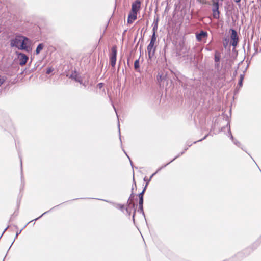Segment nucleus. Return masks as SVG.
<instances>
[{"label": "nucleus", "mask_w": 261, "mask_h": 261, "mask_svg": "<svg viewBox=\"0 0 261 261\" xmlns=\"http://www.w3.org/2000/svg\"><path fill=\"white\" fill-rule=\"evenodd\" d=\"M229 131L230 132V126L229 127Z\"/></svg>", "instance_id": "obj_43"}, {"label": "nucleus", "mask_w": 261, "mask_h": 261, "mask_svg": "<svg viewBox=\"0 0 261 261\" xmlns=\"http://www.w3.org/2000/svg\"><path fill=\"white\" fill-rule=\"evenodd\" d=\"M8 226L4 230V231H3V233H2V235L4 233V232L7 230V229L8 228Z\"/></svg>", "instance_id": "obj_40"}, {"label": "nucleus", "mask_w": 261, "mask_h": 261, "mask_svg": "<svg viewBox=\"0 0 261 261\" xmlns=\"http://www.w3.org/2000/svg\"><path fill=\"white\" fill-rule=\"evenodd\" d=\"M139 68V60L137 59L135 61L134 63V68L135 70H137Z\"/></svg>", "instance_id": "obj_20"}, {"label": "nucleus", "mask_w": 261, "mask_h": 261, "mask_svg": "<svg viewBox=\"0 0 261 261\" xmlns=\"http://www.w3.org/2000/svg\"><path fill=\"white\" fill-rule=\"evenodd\" d=\"M6 77L4 76L0 75V86L5 82Z\"/></svg>", "instance_id": "obj_21"}, {"label": "nucleus", "mask_w": 261, "mask_h": 261, "mask_svg": "<svg viewBox=\"0 0 261 261\" xmlns=\"http://www.w3.org/2000/svg\"><path fill=\"white\" fill-rule=\"evenodd\" d=\"M213 16L215 19H219L220 11H219V0H215L212 3Z\"/></svg>", "instance_id": "obj_2"}, {"label": "nucleus", "mask_w": 261, "mask_h": 261, "mask_svg": "<svg viewBox=\"0 0 261 261\" xmlns=\"http://www.w3.org/2000/svg\"><path fill=\"white\" fill-rule=\"evenodd\" d=\"M155 42V41L152 40H151H151H150V43H150V44H153V45H154Z\"/></svg>", "instance_id": "obj_33"}, {"label": "nucleus", "mask_w": 261, "mask_h": 261, "mask_svg": "<svg viewBox=\"0 0 261 261\" xmlns=\"http://www.w3.org/2000/svg\"><path fill=\"white\" fill-rule=\"evenodd\" d=\"M13 241H14V240ZM13 243H12V244H11V246H12Z\"/></svg>", "instance_id": "obj_48"}, {"label": "nucleus", "mask_w": 261, "mask_h": 261, "mask_svg": "<svg viewBox=\"0 0 261 261\" xmlns=\"http://www.w3.org/2000/svg\"><path fill=\"white\" fill-rule=\"evenodd\" d=\"M17 55L18 57L19 65L20 66L25 65L29 59L28 57L22 53H17Z\"/></svg>", "instance_id": "obj_5"}, {"label": "nucleus", "mask_w": 261, "mask_h": 261, "mask_svg": "<svg viewBox=\"0 0 261 261\" xmlns=\"http://www.w3.org/2000/svg\"><path fill=\"white\" fill-rule=\"evenodd\" d=\"M237 70H236L234 71V72L233 73V76H236V74H237Z\"/></svg>", "instance_id": "obj_39"}, {"label": "nucleus", "mask_w": 261, "mask_h": 261, "mask_svg": "<svg viewBox=\"0 0 261 261\" xmlns=\"http://www.w3.org/2000/svg\"><path fill=\"white\" fill-rule=\"evenodd\" d=\"M98 86L99 88H101L102 86V83H99Z\"/></svg>", "instance_id": "obj_37"}, {"label": "nucleus", "mask_w": 261, "mask_h": 261, "mask_svg": "<svg viewBox=\"0 0 261 261\" xmlns=\"http://www.w3.org/2000/svg\"><path fill=\"white\" fill-rule=\"evenodd\" d=\"M231 45H232L233 47H236L237 45V44L239 41V37L237 34V31L234 29H231Z\"/></svg>", "instance_id": "obj_6"}, {"label": "nucleus", "mask_w": 261, "mask_h": 261, "mask_svg": "<svg viewBox=\"0 0 261 261\" xmlns=\"http://www.w3.org/2000/svg\"><path fill=\"white\" fill-rule=\"evenodd\" d=\"M151 39L152 40H154L155 41H156V36L155 34H154V33L152 34V35L151 36Z\"/></svg>", "instance_id": "obj_29"}, {"label": "nucleus", "mask_w": 261, "mask_h": 261, "mask_svg": "<svg viewBox=\"0 0 261 261\" xmlns=\"http://www.w3.org/2000/svg\"><path fill=\"white\" fill-rule=\"evenodd\" d=\"M22 162L21 161V168L22 169Z\"/></svg>", "instance_id": "obj_42"}, {"label": "nucleus", "mask_w": 261, "mask_h": 261, "mask_svg": "<svg viewBox=\"0 0 261 261\" xmlns=\"http://www.w3.org/2000/svg\"><path fill=\"white\" fill-rule=\"evenodd\" d=\"M154 45L149 44L147 46V52L148 54V57L149 58H151L152 56L154 55L155 48H153V46Z\"/></svg>", "instance_id": "obj_11"}, {"label": "nucleus", "mask_w": 261, "mask_h": 261, "mask_svg": "<svg viewBox=\"0 0 261 261\" xmlns=\"http://www.w3.org/2000/svg\"><path fill=\"white\" fill-rule=\"evenodd\" d=\"M117 57V48L114 46L111 48V52L110 55V63L112 67H114L116 64Z\"/></svg>", "instance_id": "obj_4"}, {"label": "nucleus", "mask_w": 261, "mask_h": 261, "mask_svg": "<svg viewBox=\"0 0 261 261\" xmlns=\"http://www.w3.org/2000/svg\"><path fill=\"white\" fill-rule=\"evenodd\" d=\"M208 136V134L206 135L202 139L198 140L197 142H200V141H202L203 140L205 139ZM196 142H197V141H195V142H193V143L195 144Z\"/></svg>", "instance_id": "obj_28"}, {"label": "nucleus", "mask_w": 261, "mask_h": 261, "mask_svg": "<svg viewBox=\"0 0 261 261\" xmlns=\"http://www.w3.org/2000/svg\"><path fill=\"white\" fill-rule=\"evenodd\" d=\"M138 211H140L141 213H143V215H144V213L143 212V205H142V206H140L139 205V210Z\"/></svg>", "instance_id": "obj_27"}, {"label": "nucleus", "mask_w": 261, "mask_h": 261, "mask_svg": "<svg viewBox=\"0 0 261 261\" xmlns=\"http://www.w3.org/2000/svg\"><path fill=\"white\" fill-rule=\"evenodd\" d=\"M158 19H157L155 21H154L153 27V29H152L153 33H154V34L156 33L157 30H158Z\"/></svg>", "instance_id": "obj_16"}, {"label": "nucleus", "mask_w": 261, "mask_h": 261, "mask_svg": "<svg viewBox=\"0 0 261 261\" xmlns=\"http://www.w3.org/2000/svg\"><path fill=\"white\" fill-rule=\"evenodd\" d=\"M220 67V62L215 63V67L216 69H219Z\"/></svg>", "instance_id": "obj_30"}, {"label": "nucleus", "mask_w": 261, "mask_h": 261, "mask_svg": "<svg viewBox=\"0 0 261 261\" xmlns=\"http://www.w3.org/2000/svg\"><path fill=\"white\" fill-rule=\"evenodd\" d=\"M244 78V72L243 74H241L240 76V79L238 83L239 88H241L243 85V81Z\"/></svg>", "instance_id": "obj_17"}, {"label": "nucleus", "mask_w": 261, "mask_h": 261, "mask_svg": "<svg viewBox=\"0 0 261 261\" xmlns=\"http://www.w3.org/2000/svg\"><path fill=\"white\" fill-rule=\"evenodd\" d=\"M137 19V14H135L132 12L128 15L127 18V22L128 23H132L135 20Z\"/></svg>", "instance_id": "obj_13"}, {"label": "nucleus", "mask_w": 261, "mask_h": 261, "mask_svg": "<svg viewBox=\"0 0 261 261\" xmlns=\"http://www.w3.org/2000/svg\"><path fill=\"white\" fill-rule=\"evenodd\" d=\"M118 127H119V124L118 125ZM119 134H120V129L119 128Z\"/></svg>", "instance_id": "obj_41"}, {"label": "nucleus", "mask_w": 261, "mask_h": 261, "mask_svg": "<svg viewBox=\"0 0 261 261\" xmlns=\"http://www.w3.org/2000/svg\"><path fill=\"white\" fill-rule=\"evenodd\" d=\"M48 212H49V211H46V212H44V213L43 214H42L40 217H38V218H37L35 219H34V220H35V221H36V220H37L39 219L40 217H41L43 215H45V214L47 213Z\"/></svg>", "instance_id": "obj_31"}, {"label": "nucleus", "mask_w": 261, "mask_h": 261, "mask_svg": "<svg viewBox=\"0 0 261 261\" xmlns=\"http://www.w3.org/2000/svg\"><path fill=\"white\" fill-rule=\"evenodd\" d=\"M31 41L27 37L23 36L21 44L20 45V50H24L27 52H30L31 50L30 47Z\"/></svg>", "instance_id": "obj_1"}, {"label": "nucleus", "mask_w": 261, "mask_h": 261, "mask_svg": "<svg viewBox=\"0 0 261 261\" xmlns=\"http://www.w3.org/2000/svg\"><path fill=\"white\" fill-rule=\"evenodd\" d=\"M69 78L74 80L76 82H79L80 84L82 83V79L81 76H80L75 71L72 72V73L69 76Z\"/></svg>", "instance_id": "obj_9"}, {"label": "nucleus", "mask_w": 261, "mask_h": 261, "mask_svg": "<svg viewBox=\"0 0 261 261\" xmlns=\"http://www.w3.org/2000/svg\"><path fill=\"white\" fill-rule=\"evenodd\" d=\"M54 69L51 67H48L46 73L47 74H50L51 72L53 71Z\"/></svg>", "instance_id": "obj_24"}, {"label": "nucleus", "mask_w": 261, "mask_h": 261, "mask_svg": "<svg viewBox=\"0 0 261 261\" xmlns=\"http://www.w3.org/2000/svg\"><path fill=\"white\" fill-rule=\"evenodd\" d=\"M207 36V33L206 31H201L199 33L196 34V38L197 41H201L202 38H206Z\"/></svg>", "instance_id": "obj_10"}, {"label": "nucleus", "mask_w": 261, "mask_h": 261, "mask_svg": "<svg viewBox=\"0 0 261 261\" xmlns=\"http://www.w3.org/2000/svg\"><path fill=\"white\" fill-rule=\"evenodd\" d=\"M221 59V54L218 51H215L214 55V61L215 63L220 62Z\"/></svg>", "instance_id": "obj_14"}, {"label": "nucleus", "mask_w": 261, "mask_h": 261, "mask_svg": "<svg viewBox=\"0 0 261 261\" xmlns=\"http://www.w3.org/2000/svg\"><path fill=\"white\" fill-rule=\"evenodd\" d=\"M5 257H6V256H5ZM5 258H4L3 259V261H4V260H5Z\"/></svg>", "instance_id": "obj_49"}, {"label": "nucleus", "mask_w": 261, "mask_h": 261, "mask_svg": "<svg viewBox=\"0 0 261 261\" xmlns=\"http://www.w3.org/2000/svg\"><path fill=\"white\" fill-rule=\"evenodd\" d=\"M187 145H188L189 147H190V146L192 145V143H191L190 142H188L187 143Z\"/></svg>", "instance_id": "obj_34"}, {"label": "nucleus", "mask_w": 261, "mask_h": 261, "mask_svg": "<svg viewBox=\"0 0 261 261\" xmlns=\"http://www.w3.org/2000/svg\"><path fill=\"white\" fill-rule=\"evenodd\" d=\"M230 138L231 139V140L233 142L234 144L235 145H236L237 146H238V147H241V143H240V142H239L237 140H234L233 139V136L232 135V134L231 133L230 134Z\"/></svg>", "instance_id": "obj_18"}, {"label": "nucleus", "mask_w": 261, "mask_h": 261, "mask_svg": "<svg viewBox=\"0 0 261 261\" xmlns=\"http://www.w3.org/2000/svg\"><path fill=\"white\" fill-rule=\"evenodd\" d=\"M135 214V210L134 211V213H133V220L134 221Z\"/></svg>", "instance_id": "obj_38"}, {"label": "nucleus", "mask_w": 261, "mask_h": 261, "mask_svg": "<svg viewBox=\"0 0 261 261\" xmlns=\"http://www.w3.org/2000/svg\"><path fill=\"white\" fill-rule=\"evenodd\" d=\"M103 200L105 201V200ZM105 201L112 204L116 208L121 210L122 212H124V205H122V204H121L119 203H114L112 201H107V200H105Z\"/></svg>", "instance_id": "obj_12"}, {"label": "nucleus", "mask_w": 261, "mask_h": 261, "mask_svg": "<svg viewBox=\"0 0 261 261\" xmlns=\"http://www.w3.org/2000/svg\"><path fill=\"white\" fill-rule=\"evenodd\" d=\"M234 2L236 3H239L240 2L241 0H233Z\"/></svg>", "instance_id": "obj_36"}, {"label": "nucleus", "mask_w": 261, "mask_h": 261, "mask_svg": "<svg viewBox=\"0 0 261 261\" xmlns=\"http://www.w3.org/2000/svg\"><path fill=\"white\" fill-rule=\"evenodd\" d=\"M146 190V187H144L143 191L139 194V198H143V195Z\"/></svg>", "instance_id": "obj_23"}, {"label": "nucleus", "mask_w": 261, "mask_h": 261, "mask_svg": "<svg viewBox=\"0 0 261 261\" xmlns=\"http://www.w3.org/2000/svg\"><path fill=\"white\" fill-rule=\"evenodd\" d=\"M123 152L124 153H126V152L125 151V150H123Z\"/></svg>", "instance_id": "obj_46"}, {"label": "nucleus", "mask_w": 261, "mask_h": 261, "mask_svg": "<svg viewBox=\"0 0 261 261\" xmlns=\"http://www.w3.org/2000/svg\"><path fill=\"white\" fill-rule=\"evenodd\" d=\"M84 87H86V84L85 83H83L82 82V83L81 84Z\"/></svg>", "instance_id": "obj_35"}, {"label": "nucleus", "mask_w": 261, "mask_h": 261, "mask_svg": "<svg viewBox=\"0 0 261 261\" xmlns=\"http://www.w3.org/2000/svg\"><path fill=\"white\" fill-rule=\"evenodd\" d=\"M22 38H23V36L17 35L14 38L11 39V46L12 47H15L20 50V45L21 44Z\"/></svg>", "instance_id": "obj_3"}, {"label": "nucleus", "mask_w": 261, "mask_h": 261, "mask_svg": "<svg viewBox=\"0 0 261 261\" xmlns=\"http://www.w3.org/2000/svg\"><path fill=\"white\" fill-rule=\"evenodd\" d=\"M143 204V198H139V205L142 206Z\"/></svg>", "instance_id": "obj_26"}, {"label": "nucleus", "mask_w": 261, "mask_h": 261, "mask_svg": "<svg viewBox=\"0 0 261 261\" xmlns=\"http://www.w3.org/2000/svg\"><path fill=\"white\" fill-rule=\"evenodd\" d=\"M44 47V45L43 43H40L37 46L36 49V54L37 55L39 54L40 51L43 49V48Z\"/></svg>", "instance_id": "obj_15"}, {"label": "nucleus", "mask_w": 261, "mask_h": 261, "mask_svg": "<svg viewBox=\"0 0 261 261\" xmlns=\"http://www.w3.org/2000/svg\"><path fill=\"white\" fill-rule=\"evenodd\" d=\"M144 181H145L146 182V186H145V187H146L147 185L149 184V182L150 181V178L148 179L146 177H145L144 178Z\"/></svg>", "instance_id": "obj_25"}, {"label": "nucleus", "mask_w": 261, "mask_h": 261, "mask_svg": "<svg viewBox=\"0 0 261 261\" xmlns=\"http://www.w3.org/2000/svg\"><path fill=\"white\" fill-rule=\"evenodd\" d=\"M188 149V147L185 148L184 150L181 152V153H179L177 156H176L172 160H171L170 162H169V163H168L167 164L162 166V167H161L160 168H159L157 171L154 173L153 174H152L151 175V176H150V179L152 178V177L158 172H159V171H160L162 169H163V168L165 167L166 166H167L168 164H169L170 163H171L172 162H173V161H174L175 159H176L177 158H178V157H179L180 155H182Z\"/></svg>", "instance_id": "obj_8"}, {"label": "nucleus", "mask_w": 261, "mask_h": 261, "mask_svg": "<svg viewBox=\"0 0 261 261\" xmlns=\"http://www.w3.org/2000/svg\"><path fill=\"white\" fill-rule=\"evenodd\" d=\"M21 230H20V231H18L16 232V236H15V238H16L17 237V236L21 233Z\"/></svg>", "instance_id": "obj_32"}, {"label": "nucleus", "mask_w": 261, "mask_h": 261, "mask_svg": "<svg viewBox=\"0 0 261 261\" xmlns=\"http://www.w3.org/2000/svg\"><path fill=\"white\" fill-rule=\"evenodd\" d=\"M123 152L124 153H126V152L125 151V150H123Z\"/></svg>", "instance_id": "obj_45"}, {"label": "nucleus", "mask_w": 261, "mask_h": 261, "mask_svg": "<svg viewBox=\"0 0 261 261\" xmlns=\"http://www.w3.org/2000/svg\"><path fill=\"white\" fill-rule=\"evenodd\" d=\"M140 6H141L140 1L139 0L135 1L132 4V10H131L130 12L137 15V13L140 8Z\"/></svg>", "instance_id": "obj_7"}, {"label": "nucleus", "mask_w": 261, "mask_h": 261, "mask_svg": "<svg viewBox=\"0 0 261 261\" xmlns=\"http://www.w3.org/2000/svg\"><path fill=\"white\" fill-rule=\"evenodd\" d=\"M131 202L128 204V207H127L125 209L124 208V210L126 211V214H128V215H130L131 214V210H130V205H131Z\"/></svg>", "instance_id": "obj_19"}, {"label": "nucleus", "mask_w": 261, "mask_h": 261, "mask_svg": "<svg viewBox=\"0 0 261 261\" xmlns=\"http://www.w3.org/2000/svg\"><path fill=\"white\" fill-rule=\"evenodd\" d=\"M119 139L120 140H121V136H120V137H119ZM121 141V140H120Z\"/></svg>", "instance_id": "obj_44"}, {"label": "nucleus", "mask_w": 261, "mask_h": 261, "mask_svg": "<svg viewBox=\"0 0 261 261\" xmlns=\"http://www.w3.org/2000/svg\"><path fill=\"white\" fill-rule=\"evenodd\" d=\"M134 196L133 193H132V194L130 195V197L128 199V201H127V203H129L131 202V204H132V207L133 208H134L135 204L133 203H132L131 199L133 198L134 197Z\"/></svg>", "instance_id": "obj_22"}, {"label": "nucleus", "mask_w": 261, "mask_h": 261, "mask_svg": "<svg viewBox=\"0 0 261 261\" xmlns=\"http://www.w3.org/2000/svg\"><path fill=\"white\" fill-rule=\"evenodd\" d=\"M123 152L124 153H126V152L125 151V150H123Z\"/></svg>", "instance_id": "obj_47"}]
</instances>
